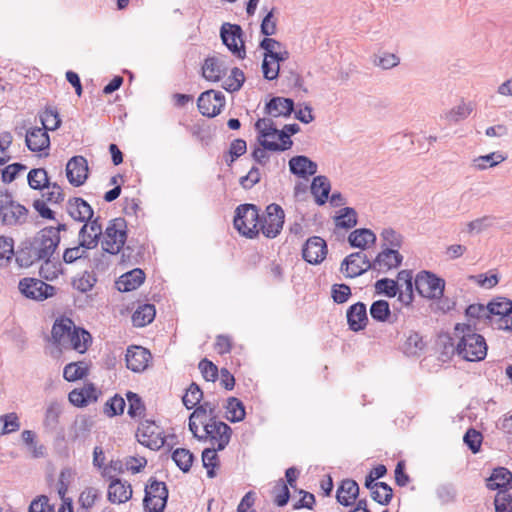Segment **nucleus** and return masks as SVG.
<instances>
[{"instance_id": "nucleus-1", "label": "nucleus", "mask_w": 512, "mask_h": 512, "mask_svg": "<svg viewBox=\"0 0 512 512\" xmlns=\"http://www.w3.org/2000/svg\"><path fill=\"white\" fill-rule=\"evenodd\" d=\"M58 245L57 231L42 229L31 240L23 242L16 253V262L21 267H30L36 262L48 260Z\"/></svg>"}, {"instance_id": "nucleus-2", "label": "nucleus", "mask_w": 512, "mask_h": 512, "mask_svg": "<svg viewBox=\"0 0 512 512\" xmlns=\"http://www.w3.org/2000/svg\"><path fill=\"white\" fill-rule=\"evenodd\" d=\"M255 129L259 132V141L270 151H285L291 148L293 141L290 136L298 133L300 127L298 124H286L282 130H278L270 118L258 119L255 123Z\"/></svg>"}, {"instance_id": "nucleus-3", "label": "nucleus", "mask_w": 512, "mask_h": 512, "mask_svg": "<svg viewBox=\"0 0 512 512\" xmlns=\"http://www.w3.org/2000/svg\"><path fill=\"white\" fill-rule=\"evenodd\" d=\"M477 330V323H458L455 326L456 335L460 336L456 352L466 361H481L487 355L486 341L482 335L476 333Z\"/></svg>"}, {"instance_id": "nucleus-4", "label": "nucleus", "mask_w": 512, "mask_h": 512, "mask_svg": "<svg viewBox=\"0 0 512 512\" xmlns=\"http://www.w3.org/2000/svg\"><path fill=\"white\" fill-rule=\"evenodd\" d=\"M127 241V223L122 217L111 219L101 237L104 253L118 255Z\"/></svg>"}, {"instance_id": "nucleus-5", "label": "nucleus", "mask_w": 512, "mask_h": 512, "mask_svg": "<svg viewBox=\"0 0 512 512\" xmlns=\"http://www.w3.org/2000/svg\"><path fill=\"white\" fill-rule=\"evenodd\" d=\"M234 227L243 236L254 238L259 233V209L254 204H241L235 210Z\"/></svg>"}, {"instance_id": "nucleus-6", "label": "nucleus", "mask_w": 512, "mask_h": 512, "mask_svg": "<svg viewBox=\"0 0 512 512\" xmlns=\"http://www.w3.org/2000/svg\"><path fill=\"white\" fill-rule=\"evenodd\" d=\"M232 435V429L226 423L217 419L209 420L203 426V434L194 436L199 441H208L212 447L216 446L218 450H224L229 444Z\"/></svg>"}, {"instance_id": "nucleus-7", "label": "nucleus", "mask_w": 512, "mask_h": 512, "mask_svg": "<svg viewBox=\"0 0 512 512\" xmlns=\"http://www.w3.org/2000/svg\"><path fill=\"white\" fill-rule=\"evenodd\" d=\"M168 499V489L164 482L151 478L145 487L143 506L145 512H163Z\"/></svg>"}, {"instance_id": "nucleus-8", "label": "nucleus", "mask_w": 512, "mask_h": 512, "mask_svg": "<svg viewBox=\"0 0 512 512\" xmlns=\"http://www.w3.org/2000/svg\"><path fill=\"white\" fill-rule=\"evenodd\" d=\"M28 209L10 199H0V223L4 226H20L27 222Z\"/></svg>"}, {"instance_id": "nucleus-9", "label": "nucleus", "mask_w": 512, "mask_h": 512, "mask_svg": "<svg viewBox=\"0 0 512 512\" xmlns=\"http://www.w3.org/2000/svg\"><path fill=\"white\" fill-rule=\"evenodd\" d=\"M414 284L419 295L428 299L440 298L445 287L444 280L429 271L419 272Z\"/></svg>"}, {"instance_id": "nucleus-10", "label": "nucleus", "mask_w": 512, "mask_h": 512, "mask_svg": "<svg viewBox=\"0 0 512 512\" xmlns=\"http://www.w3.org/2000/svg\"><path fill=\"white\" fill-rule=\"evenodd\" d=\"M284 218V211L278 204L268 205L265 214L260 218L259 231L267 238H275L283 228Z\"/></svg>"}, {"instance_id": "nucleus-11", "label": "nucleus", "mask_w": 512, "mask_h": 512, "mask_svg": "<svg viewBox=\"0 0 512 512\" xmlns=\"http://www.w3.org/2000/svg\"><path fill=\"white\" fill-rule=\"evenodd\" d=\"M242 35V28L237 24L224 23L220 30L223 44L239 59L246 56Z\"/></svg>"}, {"instance_id": "nucleus-12", "label": "nucleus", "mask_w": 512, "mask_h": 512, "mask_svg": "<svg viewBox=\"0 0 512 512\" xmlns=\"http://www.w3.org/2000/svg\"><path fill=\"white\" fill-rule=\"evenodd\" d=\"M18 287L26 298L36 301H43L56 293L54 286L36 278H23Z\"/></svg>"}, {"instance_id": "nucleus-13", "label": "nucleus", "mask_w": 512, "mask_h": 512, "mask_svg": "<svg viewBox=\"0 0 512 512\" xmlns=\"http://www.w3.org/2000/svg\"><path fill=\"white\" fill-rule=\"evenodd\" d=\"M138 441L150 449H160L165 444V438L162 430L153 421L145 420L141 422L137 431Z\"/></svg>"}, {"instance_id": "nucleus-14", "label": "nucleus", "mask_w": 512, "mask_h": 512, "mask_svg": "<svg viewBox=\"0 0 512 512\" xmlns=\"http://www.w3.org/2000/svg\"><path fill=\"white\" fill-rule=\"evenodd\" d=\"M225 105V96L220 91L208 90L199 96L197 106L203 116L215 117Z\"/></svg>"}, {"instance_id": "nucleus-15", "label": "nucleus", "mask_w": 512, "mask_h": 512, "mask_svg": "<svg viewBox=\"0 0 512 512\" xmlns=\"http://www.w3.org/2000/svg\"><path fill=\"white\" fill-rule=\"evenodd\" d=\"M369 269H372V262L363 252L350 254L341 264V271L349 278L360 276Z\"/></svg>"}, {"instance_id": "nucleus-16", "label": "nucleus", "mask_w": 512, "mask_h": 512, "mask_svg": "<svg viewBox=\"0 0 512 512\" xmlns=\"http://www.w3.org/2000/svg\"><path fill=\"white\" fill-rule=\"evenodd\" d=\"M403 261V256L398 249L383 248L372 262V270L378 273H387L392 269L398 268Z\"/></svg>"}, {"instance_id": "nucleus-17", "label": "nucleus", "mask_w": 512, "mask_h": 512, "mask_svg": "<svg viewBox=\"0 0 512 512\" xmlns=\"http://www.w3.org/2000/svg\"><path fill=\"white\" fill-rule=\"evenodd\" d=\"M66 176L71 185H83L88 178L87 160L83 156L72 157L66 165Z\"/></svg>"}, {"instance_id": "nucleus-18", "label": "nucleus", "mask_w": 512, "mask_h": 512, "mask_svg": "<svg viewBox=\"0 0 512 512\" xmlns=\"http://www.w3.org/2000/svg\"><path fill=\"white\" fill-rule=\"evenodd\" d=\"M327 255L326 242L318 236L310 237L303 246L302 257L310 264L321 263Z\"/></svg>"}, {"instance_id": "nucleus-19", "label": "nucleus", "mask_w": 512, "mask_h": 512, "mask_svg": "<svg viewBox=\"0 0 512 512\" xmlns=\"http://www.w3.org/2000/svg\"><path fill=\"white\" fill-rule=\"evenodd\" d=\"M151 359L149 350L141 346H132L126 352V366L133 372L144 371Z\"/></svg>"}, {"instance_id": "nucleus-20", "label": "nucleus", "mask_w": 512, "mask_h": 512, "mask_svg": "<svg viewBox=\"0 0 512 512\" xmlns=\"http://www.w3.org/2000/svg\"><path fill=\"white\" fill-rule=\"evenodd\" d=\"M103 234L102 225L100 222V217H96L91 220L85 222V224L81 227L78 238L79 240H85V243L88 247L96 248L99 241L101 240Z\"/></svg>"}, {"instance_id": "nucleus-21", "label": "nucleus", "mask_w": 512, "mask_h": 512, "mask_svg": "<svg viewBox=\"0 0 512 512\" xmlns=\"http://www.w3.org/2000/svg\"><path fill=\"white\" fill-rule=\"evenodd\" d=\"M349 329L358 332L363 330L368 322L366 306L362 302L351 305L346 313Z\"/></svg>"}, {"instance_id": "nucleus-22", "label": "nucleus", "mask_w": 512, "mask_h": 512, "mask_svg": "<svg viewBox=\"0 0 512 512\" xmlns=\"http://www.w3.org/2000/svg\"><path fill=\"white\" fill-rule=\"evenodd\" d=\"M68 214L76 221L87 222L94 215L92 207L82 198L75 197L67 203Z\"/></svg>"}, {"instance_id": "nucleus-23", "label": "nucleus", "mask_w": 512, "mask_h": 512, "mask_svg": "<svg viewBox=\"0 0 512 512\" xmlns=\"http://www.w3.org/2000/svg\"><path fill=\"white\" fill-rule=\"evenodd\" d=\"M132 497L131 485L120 479H113L108 487V500L111 503L121 504Z\"/></svg>"}, {"instance_id": "nucleus-24", "label": "nucleus", "mask_w": 512, "mask_h": 512, "mask_svg": "<svg viewBox=\"0 0 512 512\" xmlns=\"http://www.w3.org/2000/svg\"><path fill=\"white\" fill-rule=\"evenodd\" d=\"M290 172L298 177L307 178L317 172V164L308 157L299 155L289 160Z\"/></svg>"}, {"instance_id": "nucleus-25", "label": "nucleus", "mask_w": 512, "mask_h": 512, "mask_svg": "<svg viewBox=\"0 0 512 512\" xmlns=\"http://www.w3.org/2000/svg\"><path fill=\"white\" fill-rule=\"evenodd\" d=\"M293 110V100L284 97H273L265 106V113L275 118L289 117Z\"/></svg>"}, {"instance_id": "nucleus-26", "label": "nucleus", "mask_w": 512, "mask_h": 512, "mask_svg": "<svg viewBox=\"0 0 512 512\" xmlns=\"http://www.w3.org/2000/svg\"><path fill=\"white\" fill-rule=\"evenodd\" d=\"M25 141L28 149L33 152L43 151L50 146L48 133L39 127L28 130Z\"/></svg>"}, {"instance_id": "nucleus-27", "label": "nucleus", "mask_w": 512, "mask_h": 512, "mask_svg": "<svg viewBox=\"0 0 512 512\" xmlns=\"http://www.w3.org/2000/svg\"><path fill=\"white\" fill-rule=\"evenodd\" d=\"M465 316L467 323H477L478 330H480L483 325L493 324L488 306H484L483 304L469 305L465 311Z\"/></svg>"}, {"instance_id": "nucleus-28", "label": "nucleus", "mask_w": 512, "mask_h": 512, "mask_svg": "<svg viewBox=\"0 0 512 512\" xmlns=\"http://www.w3.org/2000/svg\"><path fill=\"white\" fill-rule=\"evenodd\" d=\"M226 73L227 68L218 57H208L202 66V75L208 81L218 82Z\"/></svg>"}, {"instance_id": "nucleus-29", "label": "nucleus", "mask_w": 512, "mask_h": 512, "mask_svg": "<svg viewBox=\"0 0 512 512\" xmlns=\"http://www.w3.org/2000/svg\"><path fill=\"white\" fill-rule=\"evenodd\" d=\"M144 279V272L141 269L136 268L121 275L116 281V286L121 292L133 291L144 282Z\"/></svg>"}, {"instance_id": "nucleus-30", "label": "nucleus", "mask_w": 512, "mask_h": 512, "mask_svg": "<svg viewBox=\"0 0 512 512\" xmlns=\"http://www.w3.org/2000/svg\"><path fill=\"white\" fill-rule=\"evenodd\" d=\"M260 48L265 50L264 58L274 60H287L289 58V52L284 45L273 38L265 37L260 42Z\"/></svg>"}, {"instance_id": "nucleus-31", "label": "nucleus", "mask_w": 512, "mask_h": 512, "mask_svg": "<svg viewBox=\"0 0 512 512\" xmlns=\"http://www.w3.org/2000/svg\"><path fill=\"white\" fill-rule=\"evenodd\" d=\"M512 485V473L504 467L495 468L487 480L490 490H506Z\"/></svg>"}, {"instance_id": "nucleus-32", "label": "nucleus", "mask_w": 512, "mask_h": 512, "mask_svg": "<svg viewBox=\"0 0 512 512\" xmlns=\"http://www.w3.org/2000/svg\"><path fill=\"white\" fill-rule=\"evenodd\" d=\"M359 494V486L356 481L351 479L343 480L337 489V501L344 505L350 506L354 503Z\"/></svg>"}, {"instance_id": "nucleus-33", "label": "nucleus", "mask_w": 512, "mask_h": 512, "mask_svg": "<svg viewBox=\"0 0 512 512\" xmlns=\"http://www.w3.org/2000/svg\"><path fill=\"white\" fill-rule=\"evenodd\" d=\"M74 323L69 318H62L59 321H56L52 327V339L55 344L60 345L62 347H66L67 339L74 328Z\"/></svg>"}, {"instance_id": "nucleus-34", "label": "nucleus", "mask_w": 512, "mask_h": 512, "mask_svg": "<svg viewBox=\"0 0 512 512\" xmlns=\"http://www.w3.org/2000/svg\"><path fill=\"white\" fill-rule=\"evenodd\" d=\"M69 336L65 348L74 349L79 353H84L87 350L91 335L86 330L74 326Z\"/></svg>"}, {"instance_id": "nucleus-35", "label": "nucleus", "mask_w": 512, "mask_h": 512, "mask_svg": "<svg viewBox=\"0 0 512 512\" xmlns=\"http://www.w3.org/2000/svg\"><path fill=\"white\" fill-rule=\"evenodd\" d=\"M311 193L315 197V201L319 205H323L326 203L329 192L331 189L330 181L326 176H316L311 184Z\"/></svg>"}, {"instance_id": "nucleus-36", "label": "nucleus", "mask_w": 512, "mask_h": 512, "mask_svg": "<svg viewBox=\"0 0 512 512\" xmlns=\"http://www.w3.org/2000/svg\"><path fill=\"white\" fill-rule=\"evenodd\" d=\"M376 235L366 228L352 231L348 237V242L352 247L366 249L370 244H374Z\"/></svg>"}, {"instance_id": "nucleus-37", "label": "nucleus", "mask_w": 512, "mask_h": 512, "mask_svg": "<svg viewBox=\"0 0 512 512\" xmlns=\"http://www.w3.org/2000/svg\"><path fill=\"white\" fill-rule=\"evenodd\" d=\"M91 247L85 243V240H79L77 246L66 248L64 250L62 259L65 264H73L77 261L85 260L88 258V250Z\"/></svg>"}, {"instance_id": "nucleus-38", "label": "nucleus", "mask_w": 512, "mask_h": 512, "mask_svg": "<svg viewBox=\"0 0 512 512\" xmlns=\"http://www.w3.org/2000/svg\"><path fill=\"white\" fill-rule=\"evenodd\" d=\"M93 422L86 416H79L75 419L70 428V437L72 440H84L89 436Z\"/></svg>"}, {"instance_id": "nucleus-39", "label": "nucleus", "mask_w": 512, "mask_h": 512, "mask_svg": "<svg viewBox=\"0 0 512 512\" xmlns=\"http://www.w3.org/2000/svg\"><path fill=\"white\" fill-rule=\"evenodd\" d=\"M62 404L58 401H51L47 405L44 413L43 425L49 430L56 429L59 424V418L62 414Z\"/></svg>"}, {"instance_id": "nucleus-40", "label": "nucleus", "mask_w": 512, "mask_h": 512, "mask_svg": "<svg viewBox=\"0 0 512 512\" xmlns=\"http://www.w3.org/2000/svg\"><path fill=\"white\" fill-rule=\"evenodd\" d=\"M495 218L490 215H484L466 223L463 230L469 236L480 234L494 225Z\"/></svg>"}, {"instance_id": "nucleus-41", "label": "nucleus", "mask_w": 512, "mask_h": 512, "mask_svg": "<svg viewBox=\"0 0 512 512\" xmlns=\"http://www.w3.org/2000/svg\"><path fill=\"white\" fill-rule=\"evenodd\" d=\"M226 418L232 422H240L245 418L246 412L244 404L236 397H229L225 405Z\"/></svg>"}, {"instance_id": "nucleus-42", "label": "nucleus", "mask_w": 512, "mask_h": 512, "mask_svg": "<svg viewBox=\"0 0 512 512\" xmlns=\"http://www.w3.org/2000/svg\"><path fill=\"white\" fill-rule=\"evenodd\" d=\"M156 310L152 304H144L139 306L132 315L133 325L136 327H143L151 323L155 317Z\"/></svg>"}, {"instance_id": "nucleus-43", "label": "nucleus", "mask_w": 512, "mask_h": 512, "mask_svg": "<svg viewBox=\"0 0 512 512\" xmlns=\"http://www.w3.org/2000/svg\"><path fill=\"white\" fill-rule=\"evenodd\" d=\"M425 347V342L419 333L410 331L403 344V351L408 356L418 355Z\"/></svg>"}, {"instance_id": "nucleus-44", "label": "nucleus", "mask_w": 512, "mask_h": 512, "mask_svg": "<svg viewBox=\"0 0 512 512\" xmlns=\"http://www.w3.org/2000/svg\"><path fill=\"white\" fill-rule=\"evenodd\" d=\"M504 157L499 153H490L483 156H478L472 160V167L475 170L483 171L487 168L494 167L504 161Z\"/></svg>"}, {"instance_id": "nucleus-45", "label": "nucleus", "mask_w": 512, "mask_h": 512, "mask_svg": "<svg viewBox=\"0 0 512 512\" xmlns=\"http://www.w3.org/2000/svg\"><path fill=\"white\" fill-rule=\"evenodd\" d=\"M218 451L219 450L216 449V446H210L209 448L204 449L202 452L203 466L207 469V476L209 478H214L216 476L214 469L219 465V459L217 455Z\"/></svg>"}, {"instance_id": "nucleus-46", "label": "nucleus", "mask_w": 512, "mask_h": 512, "mask_svg": "<svg viewBox=\"0 0 512 512\" xmlns=\"http://www.w3.org/2000/svg\"><path fill=\"white\" fill-rule=\"evenodd\" d=\"M336 226L344 229H350L357 225V212L354 208H342L335 218Z\"/></svg>"}, {"instance_id": "nucleus-47", "label": "nucleus", "mask_w": 512, "mask_h": 512, "mask_svg": "<svg viewBox=\"0 0 512 512\" xmlns=\"http://www.w3.org/2000/svg\"><path fill=\"white\" fill-rule=\"evenodd\" d=\"M489 313L492 321L497 316H505V314L512 313V301L507 298H497L490 302L488 305Z\"/></svg>"}, {"instance_id": "nucleus-48", "label": "nucleus", "mask_w": 512, "mask_h": 512, "mask_svg": "<svg viewBox=\"0 0 512 512\" xmlns=\"http://www.w3.org/2000/svg\"><path fill=\"white\" fill-rule=\"evenodd\" d=\"M27 181L30 188L34 190H42L48 185L49 179L44 168H36L29 171Z\"/></svg>"}, {"instance_id": "nucleus-49", "label": "nucleus", "mask_w": 512, "mask_h": 512, "mask_svg": "<svg viewBox=\"0 0 512 512\" xmlns=\"http://www.w3.org/2000/svg\"><path fill=\"white\" fill-rule=\"evenodd\" d=\"M195 410L191 413L189 417V430L192 432L193 436H197V432L199 431L198 424L196 423V420L204 426L209 422L208 412L207 410L201 405L198 404L196 407H194Z\"/></svg>"}, {"instance_id": "nucleus-50", "label": "nucleus", "mask_w": 512, "mask_h": 512, "mask_svg": "<svg viewBox=\"0 0 512 512\" xmlns=\"http://www.w3.org/2000/svg\"><path fill=\"white\" fill-rule=\"evenodd\" d=\"M203 398V391L196 383H191L190 386L186 389V393L182 397L183 405L187 409H192L200 404V401Z\"/></svg>"}, {"instance_id": "nucleus-51", "label": "nucleus", "mask_w": 512, "mask_h": 512, "mask_svg": "<svg viewBox=\"0 0 512 512\" xmlns=\"http://www.w3.org/2000/svg\"><path fill=\"white\" fill-rule=\"evenodd\" d=\"M87 374V367L83 362L69 363L64 367L63 377L69 382L82 379Z\"/></svg>"}, {"instance_id": "nucleus-52", "label": "nucleus", "mask_w": 512, "mask_h": 512, "mask_svg": "<svg viewBox=\"0 0 512 512\" xmlns=\"http://www.w3.org/2000/svg\"><path fill=\"white\" fill-rule=\"evenodd\" d=\"M172 459L180 470L188 472L192 466L194 456L188 449L177 448L172 453Z\"/></svg>"}, {"instance_id": "nucleus-53", "label": "nucleus", "mask_w": 512, "mask_h": 512, "mask_svg": "<svg viewBox=\"0 0 512 512\" xmlns=\"http://www.w3.org/2000/svg\"><path fill=\"white\" fill-rule=\"evenodd\" d=\"M376 488L371 491V497L381 505H388L392 499V488L385 482L376 483Z\"/></svg>"}, {"instance_id": "nucleus-54", "label": "nucleus", "mask_w": 512, "mask_h": 512, "mask_svg": "<svg viewBox=\"0 0 512 512\" xmlns=\"http://www.w3.org/2000/svg\"><path fill=\"white\" fill-rule=\"evenodd\" d=\"M14 255L13 238L0 236V266H7Z\"/></svg>"}, {"instance_id": "nucleus-55", "label": "nucleus", "mask_w": 512, "mask_h": 512, "mask_svg": "<svg viewBox=\"0 0 512 512\" xmlns=\"http://www.w3.org/2000/svg\"><path fill=\"white\" fill-rule=\"evenodd\" d=\"M0 422L3 423L0 435H7L14 433L20 429L21 423L17 413L10 412L0 416Z\"/></svg>"}, {"instance_id": "nucleus-56", "label": "nucleus", "mask_w": 512, "mask_h": 512, "mask_svg": "<svg viewBox=\"0 0 512 512\" xmlns=\"http://www.w3.org/2000/svg\"><path fill=\"white\" fill-rule=\"evenodd\" d=\"M473 107L470 103H461L445 114V118L450 122H459L466 119L472 112Z\"/></svg>"}, {"instance_id": "nucleus-57", "label": "nucleus", "mask_w": 512, "mask_h": 512, "mask_svg": "<svg viewBox=\"0 0 512 512\" xmlns=\"http://www.w3.org/2000/svg\"><path fill=\"white\" fill-rule=\"evenodd\" d=\"M40 120L42 123V128L47 130L54 131L60 127L61 119L59 117V114L56 110L47 108L45 111L40 115Z\"/></svg>"}, {"instance_id": "nucleus-58", "label": "nucleus", "mask_w": 512, "mask_h": 512, "mask_svg": "<svg viewBox=\"0 0 512 512\" xmlns=\"http://www.w3.org/2000/svg\"><path fill=\"white\" fill-rule=\"evenodd\" d=\"M371 317L379 322H385L390 316L389 303L385 300H377L370 307Z\"/></svg>"}, {"instance_id": "nucleus-59", "label": "nucleus", "mask_w": 512, "mask_h": 512, "mask_svg": "<svg viewBox=\"0 0 512 512\" xmlns=\"http://www.w3.org/2000/svg\"><path fill=\"white\" fill-rule=\"evenodd\" d=\"M383 247L399 249L402 245V236L392 228H384L380 234Z\"/></svg>"}, {"instance_id": "nucleus-60", "label": "nucleus", "mask_w": 512, "mask_h": 512, "mask_svg": "<svg viewBox=\"0 0 512 512\" xmlns=\"http://www.w3.org/2000/svg\"><path fill=\"white\" fill-rule=\"evenodd\" d=\"M375 290L379 294H384L387 297H395L399 291L398 282L389 278H382L375 283Z\"/></svg>"}, {"instance_id": "nucleus-61", "label": "nucleus", "mask_w": 512, "mask_h": 512, "mask_svg": "<svg viewBox=\"0 0 512 512\" xmlns=\"http://www.w3.org/2000/svg\"><path fill=\"white\" fill-rule=\"evenodd\" d=\"M62 273V264L60 262H52L51 259L43 260L40 266V275L47 280H54Z\"/></svg>"}, {"instance_id": "nucleus-62", "label": "nucleus", "mask_w": 512, "mask_h": 512, "mask_svg": "<svg viewBox=\"0 0 512 512\" xmlns=\"http://www.w3.org/2000/svg\"><path fill=\"white\" fill-rule=\"evenodd\" d=\"M75 476V471L70 467H65L61 470L58 480V494L61 499H64L70 484Z\"/></svg>"}, {"instance_id": "nucleus-63", "label": "nucleus", "mask_w": 512, "mask_h": 512, "mask_svg": "<svg viewBox=\"0 0 512 512\" xmlns=\"http://www.w3.org/2000/svg\"><path fill=\"white\" fill-rule=\"evenodd\" d=\"M96 281L95 276L86 271L79 278L73 280V287L76 290L85 293L94 287Z\"/></svg>"}, {"instance_id": "nucleus-64", "label": "nucleus", "mask_w": 512, "mask_h": 512, "mask_svg": "<svg viewBox=\"0 0 512 512\" xmlns=\"http://www.w3.org/2000/svg\"><path fill=\"white\" fill-rule=\"evenodd\" d=\"M496 512H512V496L499 491L494 500Z\"/></svg>"}]
</instances>
